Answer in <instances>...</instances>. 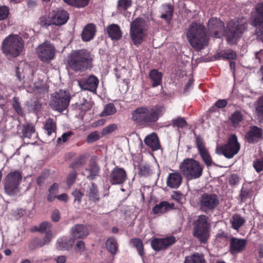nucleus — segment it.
Returning <instances> with one entry per match:
<instances>
[{
	"label": "nucleus",
	"instance_id": "nucleus-1",
	"mask_svg": "<svg viewBox=\"0 0 263 263\" xmlns=\"http://www.w3.org/2000/svg\"><path fill=\"white\" fill-rule=\"evenodd\" d=\"M93 59L91 52L83 48L72 50L67 56V62L71 70L82 72L92 67Z\"/></svg>",
	"mask_w": 263,
	"mask_h": 263
},
{
	"label": "nucleus",
	"instance_id": "nucleus-2",
	"mask_svg": "<svg viewBox=\"0 0 263 263\" xmlns=\"http://www.w3.org/2000/svg\"><path fill=\"white\" fill-rule=\"evenodd\" d=\"M187 40L191 46L196 50H200L208 44L209 37L204 25L192 23L186 33Z\"/></svg>",
	"mask_w": 263,
	"mask_h": 263
},
{
	"label": "nucleus",
	"instance_id": "nucleus-3",
	"mask_svg": "<svg viewBox=\"0 0 263 263\" xmlns=\"http://www.w3.org/2000/svg\"><path fill=\"white\" fill-rule=\"evenodd\" d=\"M132 120L139 126L148 127L156 122L160 116L158 109L149 106H140L136 108L132 112Z\"/></svg>",
	"mask_w": 263,
	"mask_h": 263
},
{
	"label": "nucleus",
	"instance_id": "nucleus-4",
	"mask_svg": "<svg viewBox=\"0 0 263 263\" xmlns=\"http://www.w3.org/2000/svg\"><path fill=\"white\" fill-rule=\"evenodd\" d=\"M3 53L10 58L18 57L24 48V41L20 36L11 34L6 37L2 43Z\"/></svg>",
	"mask_w": 263,
	"mask_h": 263
},
{
	"label": "nucleus",
	"instance_id": "nucleus-5",
	"mask_svg": "<svg viewBox=\"0 0 263 263\" xmlns=\"http://www.w3.org/2000/svg\"><path fill=\"white\" fill-rule=\"evenodd\" d=\"M248 22L243 18L231 20L227 25L226 37L231 44H236L248 28Z\"/></svg>",
	"mask_w": 263,
	"mask_h": 263
},
{
	"label": "nucleus",
	"instance_id": "nucleus-6",
	"mask_svg": "<svg viewBox=\"0 0 263 263\" xmlns=\"http://www.w3.org/2000/svg\"><path fill=\"white\" fill-rule=\"evenodd\" d=\"M180 173L190 180L200 178L203 173L204 166L193 158H186L179 165Z\"/></svg>",
	"mask_w": 263,
	"mask_h": 263
},
{
	"label": "nucleus",
	"instance_id": "nucleus-7",
	"mask_svg": "<svg viewBox=\"0 0 263 263\" xmlns=\"http://www.w3.org/2000/svg\"><path fill=\"white\" fill-rule=\"evenodd\" d=\"M208 220L207 216L200 215L194 223L193 235L201 243H206L210 238L211 226Z\"/></svg>",
	"mask_w": 263,
	"mask_h": 263
},
{
	"label": "nucleus",
	"instance_id": "nucleus-8",
	"mask_svg": "<svg viewBox=\"0 0 263 263\" xmlns=\"http://www.w3.org/2000/svg\"><path fill=\"white\" fill-rule=\"evenodd\" d=\"M219 204L218 196L211 193H204L201 194L197 202L199 209L206 214L213 213Z\"/></svg>",
	"mask_w": 263,
	"mask_h": 263
},
{
	"label": "nucleus",
	"instance_id": "nucleus-9",
	"mask_svg": "<svg viewBox=\"0 0 263 263\" xmlns=\"http://www.w3.org/2000/svg\"><path fill=\"white\" fill-rule=\"evenodd\" d=\"M70 100L69 91L60 90L51 95L49 105L53 110L62 112L67 108Z\"/></svg>",
	"mask_w": 263,
	"mask_h": 263
},
{
	"label": "nucleus",
	"instance_id": "nucleus-10",
	"mask_svg": "<svg viewBox=\"0 0 263 263\" xmlns=\"http://www.w3.org/2000/svg\"><path fill=\"white\" fill-rule=\"evenodd\" d=\"M251 24L256 27L255 33L257 39L263 42V3L255 5L251 13Z\"/></svg>",
	"mask_w": 263,
	"mask_h": 263
},
{
	"label": "nucleus",
	"instance_id": "nucleus-11",
	"mask_svg": "<svg viewBox=\"0 0 263 263\" xmlns=\"http://www.w3.org/2000/svg\"><path fill=\"white\" fill-rule=\"evenodd\" d=\"M144 20L137 17L131 22L129 34L133 44L139 46L144 41L145 34L144 31Z\"/></svg>",
	"mask_w": 263,
	"mask_h": 263
},
{
	"label": "nucleus",
	"instance_id": "nucleus-12",
	"mask_svg": "<svg viewBox=\"0 0 263 263\" xmlns=\"http://www.w3.org/2000/svg\"><path fill=\"white\" fill-rule=\"evenodd\" d=\"M22 176L20 171H16L9 173L5 179V190L9 195H16L18 192V186Z\"/></svg>",
	"mask_w": 263,
	"mask_h": 263
},
{
	"label": "nucleus",
	"instance_id": "nucleus-13",
	"mask_svg": "<svg viewBox=\"0 0 263 263\" xmlns=\"http://www.w3.org/2000/svg\"><path fill=\"white\" fill-rule=\"evenodd\" d=\"M239 149L240 144L237 141V136L235 135H232L229 138L227 143L218 147L217 151L229 159L236 155Z\"/></svg>",
	"mask_w": 263,
	"mask_h": 263
},
{
	"label": "nucleus",
	"instance_id": "nucleus-14",
	"mask_svg": "<svg viewBox=\"0 0 263 263\" xmlns=\"http://www.w3.org/2000/svg\"><path fill=\"white\" fill-rule=\"evenodd\" d=\"M36 52L40 61L48 63L54 58L55 48L49 41H45L37 47Z\"/></svg>",
	"mask_w": 263,
	"mask_h": 263
},
{
	"label": "nucleus",
	"instance_id": "nucleus-15",
	"mask_svg": "<svg viewBox=\"0 0 263 263\" xmlns=\"http://www.w3.org/2000/svg\"><path fill=\"white\" fill-rule=\"evenodd\" d=\"M69 19L68 12L62 8H58L53 11L52 15L49 17L45 22V25L49 26L51 25L61 26L67 23Z\"/></svg>",
	"mask_w": 263,
	"mask_h": 263
},
{
	"label": "nucleus",
	"instance_id": "nucleus-16",
	"mask_svg": "<svg viewBox=\"0 0 263 263\" xmlns=\"http://www.w3.org/2000/svg\"><path fill=\"white\" fill-rule=\"evenodd\" d=\"M127 179V175L125 170L116 166L109 174V180L111 185H121Z\"/></svg>",
	"mask_w": 263,
	"mask_h": 263
},
{
	"label": "nucleus",
	"instance_id": "nucleus-17",
	"mask_svg": "<svg viewBox=\"0 0 263 263\" xmlns=\"http://www.w3.org/2000/svg\"><path fill=\"white\" fill-rule=\"evenodd\" d=\"M176 241L175 237L171 236L162 238H155L152 240L151 245L154 250L159 251L166 249Z\"/></svg>",
	"mask_w": 263,
	"mask_h": 263
},
{
	"label": "nucleus",
	"instance_id": "nucleus-18",
	"mask_svg": "<svg viewBox=\"0 0 263 263\" xmlns=\"http://www.w3.org/2000/svg\"><path fill=\"white\" fill-rule=\"evenodd\" d=\"M99 83L98 78L94 75H90L88 77L84 78L79 81V84L82 89L91 92L96 91Z\"/></svg>",
	"mask_w": 263,
	"mask_h": 263
},
{
	"label": "nucleus",
	"instance_id": "nucleus-19",
	"mask_svg": "<svg viewBox=\"0 0 263 263\" xmlns=\"http://www.w3.org/2000/svg\"><path fill=\"white\" fill-rule=\"evenodd\" d=\"M70 235L74 239H83L89 235L88 227L83 224H76L70 229Z\"/></svg>",
	"mask_w": 263,
	"mask_h": 263
},
{
	"label": "nucleus",
	"instance_id": "nucleus-20",
	"mask_svg": "<svg viewBox=\"0 0 263 263\" xmlns=\"http://www.w3.org/2000/svg\"><path fill=\"white\" fill-rule=\"evenodd\" d=\"M247 246V241L243 239L232 237L230 240V251L232 254L242 252Z\"/></svg>",
	"mask_w": 263,
	"mask_h": 263
},
{
	"label": "nucleus",
	"instance_id": "nucleus-21",
	"mask_svg": "<svg viewBox=\"0 0 263 263\" xmlns=\"http://www.w3.org/2000/svg\"><path fill=\"white\" fill-rule=\"evenodd\" d=\"M262 135L263 130L261 128L255 125L251 126L246 135V139L249 143H256L262 138Z\"/></svg>",
	"mask_w": 263,
	"mask_h": 263
},
{
	"label": "nucleus",
	"instance_id": "nucleus-22",
	"mask_svg": "<svg viewBox=\"0 0 263 263\" xmlns=\"http://www.w3.org/2000/svg\"><path fill=\"white\" fill-rule=\"evenodd\" d=\"M108 37L113 41H118L122 36L120 27L116 24L108 25L104 30Z\"/></svg>",
	"mask_w": 263,
	"mask_h": 263
},
{
	"label": "nucleus",
	"instance_id": "nucleus-23",
	"mask_svg": "<svg viewBox=\"0 0 263 263\" xmlns=\"http://www.w3.org/2000/svg\"><path fill=\"white\" fill-rule=\"evenodd\" d=\"M182 182V177L181 173L178 172L169 173L166 179V185L171 189H178Z\"/></svg>",
	"mask_w": 263,
	"mask_h": 263
},
{
	"label": "nucleus",
	"instance_id": "nucleus-24",
	"mask_svg": "<svg viewBox=\"0 0 263 263\" xmlns=\"http://www.w3.org/2000/svg\"><path fill=\"white\" fill-rule=\"evenodd\" d=\"M144 142L153 151H157L161 147L159 138L155 133H151L146 136L144 139Z\"/></svg>",
	"mask_w": 263,
	"mask_h": 263
},
{
	"label": "nucleus",
	"instance_id": "nucleus-25",
	"mask_svg": "<svg viewBox=\"0 0 263 263\" xmlns=\"http://www.w3.org/2000/svg\"><path fill=\"white\" fill-rule=\"evenodd\" d=\"M74 243L73 238L63 236L59 238L56 242L57 249L61 251H68L71 249Z\"/></svg>",
	"mask_w": 263,
	"mask_h": 263
},
{
	"label": "nucleus",
	"instance_id": "nucleus-26",
	"mask_svg": "<svg viewBox=\"0 0 263 263\" xmlns=\"http://www.w3.org/2000/svg\"><path fill=\"white\" fill-rule=\"evenodd\" d=\"M18 130H21V137L23 139H31L32 137L36 136L35 128L32 123H26L20 125Z\"/></svg>",
	"mask_w": 263,
	"mask_h": 263
},
{
	"label": "nucleus",
	"instance_id": "nucleus-27",
	"mask_svg": "<svg viewBox=\"0 0 263 263\" xmlns=\"http://www.w3.org/2000/svg\"><path fill=\"white\" fill-rule=\"evenodd\" d=\"M224 24L219 18L212 17L208 22V28L210 30L214 31V37H217L219 32L224 29Z\"/></svg>",
	"mask_w": 263,
	"mask_h": 263
},
{
	"label": "nucleus",
	"instance_id": "nucleus-28",
	"mask_svg": "<svg viewBox=\"0 0 263 263\" xmlns=\"http://www.w3.org/2000/svg\"><path fill=\"white\" fill-rule=\"evenodd\" d=\"M96 27L92 23L88 24L83 28L81 33V38L83 41L88 42L92 40L96 34Z\"/></svg>",
	"mask_w": 263,
	"mask_h": 263
},
{
	"label": "nucleus",
	"instance_id": "nucleus-29",
	"mask_svg": "<svg viewBox=\"0 0 263 263\" xmlns=\"http://www.w3.org/2000/svg\"><path fill=\"white\" fill-rule=\"evenodd\" d=\"M149 78L152 81V87H155L160 85L162 82V73L157 69H154L149 72Z\"/></svg>",
	"mask_w": 263,
	"mask_h": 263
},
{
	"label": "nucleus",
	"instance_id": "nucleus-30",
	"mask_svg": "<svg viewBox=\"0 0 263 263\" xmlns=\"http://www.w3.org/2000/svg\"><path fill=\"white\" fill-rule=\"evenodd\" d=\"M173 204L171 205L167 201H163L160 202L159 204H156L153 208V212L155 214L159 213H164L169 209L172 208Z\"/></svg>",
	"mask_w": 263,
	"mask_h": 263
},
{
	"label": "nucleus",
	"instance_id": "nucleus-31",
	"mask_svg": "<svg viewBox=\"0 0 263 263\" xmlns=\"http://www.w3.org/2000/svg\"><path fill=\"white\" fill-rule=\"evenodd\" d=\"M85 170L89 172V175L87 176V178L90 180L95 179L96 177L98 176L100 171L99 166L95 162L90 163L89 167L88 168H86Z\"/></svg>",
	"mask_w": 263,
	"mask_h": 263
},
{
	"label": "nucleus",
	"instance_id": "nucleus-32",
	"mask_svg": "<svg viewBox=\"0 0 263 263\" xmlns=\"http://www.w3.org/2000/svg\"><path fill=\"white\" fill-rule=\"evenodd\" d=\"M205 262L204 255L198 253L186 256L184 261V263H205Z\"/></svg>",
	"mask_w": 263,
	"mask_h": 263
},
{
	"label": "nucleus",
	"instance_id": "nucleus-33",
	"mask_svg": "<svg viewBox=\"0 0 263 263\" xmlns=\"http://www.w3.org/2000/svg\"><path fill=\"white\" fill-rule=\"evenodd\" d=\"M67 5L76 8H83L87 6L90 0H63Z\"/></svg>",
	"mask_w": 263,
	"mask_h": 263
},
{
	"label": "nucleus",
	"instance_id": "nucleus-34",
	"mask_svg": "<svg viewBox=\"0 0 263 263\" xmlns=\"http://www.w3.org/2000/svg\"><path fill=\"white\" fill-rule=\"evenodd\" d=\"M229 120L234 126H238L243 120V115L241 111H235L229 117Z\"/></svg>",
	"mask_w": 263,
	"mask_h": 263
},
{
	"label": "nucleus",
	"instance_id": "nucleus-35",
	"mask_svg": "<svg viewBox=\"0 0 263 263\" xmlns=\"http://www.w3.org/2000/svg\"><path fill=\"white\" fill-rule=\"evenodd\" d=\"M87 195L90 200L97 202L99 200L98 187L95 183H91Z\"/></svg>",
	"mask_w": 263,
	"mask_h": 263
},
{
	"label": "nucleus",
	"instance_id": "nucleus-36",
	"mask_svg": "<svg viewBox=\"0 0 263 263\" xmlns=\"http://www.w3.org/2000/svg\"><path fill=\"white\" fill-rule=\"evenodd\" d=\"M232 228L238 230L246 222V220L241 217L239 214H235L231 220Z\"/></svg>",
	"mask_w": 263,
	"mask_h": 263
},
{
	"label": "nucleus",
	"instance_id": "nucleus-37",
	"mask_svg": "<svg viewBox=\"0 0 263 263\" xmlns=\"http://www.w3.org/2000/svg\"><path fill=\"white\" fill-rule=\"evenodd\" d=\"M133 4L132 0H118L117 2V10L122 13L125 12Z\"/></svg>",
	"mask_w": 263,
	"mask_h": 263
},
{
	"label": "nucleus",
	"instance_id": "nucleus-38",
	"mask_svg": "<svg viewBox=\"0 0 263 263\" xmlns=\"http://www.w3.org/2000/svg\"><path fill=\"white\" fill-rule=\"evenodd\" d=\"M106 246L107 250L112 255L116 254L118 250V243L114 238H108L106 242Z\"/></svg>",
	"mask_w": 263,
	"mask_h": 263
},
{
	"label": "nucleus",
	"instance_id": "nucleus-39",
	"mask_svg": "<svg viewBox=\"0 0 263 263\" xmlns=\"http://www.w3.org/2000/svg\"><path fill=\"white\" fill-rule=\"evenodd\" d=\"M130 242L136 248L139 255L143 257L145 252L142 240L140 238H133L130 240Z\"/></svg>",
	"mask_w": 263,
	"mask_h": 263
},
{
	"label": "nucleus",
	"instance_id": "nucleus-40",
	"mask_svg": "<svg viewBox=\"0 0 263 263\" xmlns=\"http://www.w3.org/2000/svg\"><path fill=\"white\" fill-rule=\"evenodd\" d=\"M255 109L258 119L260 122L263 123V96L257 100Z\"/></svg>",
	"mask_w": 263,
	"mask_h": 263
},
{
	"label": "nucleus",
	"instance_id": "nucleus-41",
	"mask_svg": "<svg viewBox=\"0 0 263 263\" xmlns=\"http://www.w3.org/2000/svg\"><path fill=\"white\" fill-rule=\"evenodd\" d=\"M44 126L48 136L51 135L53 133H55L57 125L53 119L48 118L46 121Z\"/></svg>",
	"mask_w": 263,
	"mask_h": 263
},
{
	"label": "nucleus",
	"instance_id": "nucleus-42",
	"mask_svg": "<svg viewBox=\"0 0 263 263\" xmlns=\"http://www.w3.org/2000/svg\"><path fill=\"white\" fill-rule=\"evenodd\" d=\"M86 163V158L84 155H80L76 157L70 165V167L74 169L79 168Z\"/></svg>",
	"mask_w": 263,
	"mask_h": 263
},
{
	"label": "nucleus",
	"instance_id": "nucleus-43",
	"mask_svg": "<svg viewBox=\"0 0 263 263\" xmlns=\"http://www.w3.org/2000/svg\"><path fill=\"white\" fill-rule=\"evenodd\" d=\"M171 125L174 127L178 128H183L187 126L188 124L185 119L182 117H178L172 120Z\"/></svg>",
	"mask_w": 263,
	"mask_h": 263
},
{
	"label": "nucleus",
	"instance_id": "nucleus-44",
	"mask_svg": "<svg viewBox=\"0 0 263 263\" xmlns=\"http://www.w3.org/2000/svg\"><path fill=\"white\" fill-rule=\"evenodd\" d=\"M199 154L203 162L207 166L209 167L212 165L213 163L212 159L207 149L199 152Z\"/></svg>",
	"mask_w": 263,
	"mask_h": 263
},
{
	"label": "nucleus",
	"instance_id": "nucleus-45",
	"mask_svg": "<svg viewBox=\"0 0 263 263\" xmlns=\"http://www.w3.org/2000/svg\"><path fill=\"white\" fill-rule=\"evenodd\" d=\"M12 105L13 108L18 116L23 117L24 115V111L21 107L18 97H14L13 98Z\"/></svg>",
	"mask_w": 263,
	"mask_h": 263
},
{
	"label": "nucleus",
	"instance_id": "nucleus-46",
	"mask_svg": "<svg viewBox=\"0 0 263 263\" xmlns=\"http://www.w3.org/2000/svg\"><path fill=\"white\" fill-rule=\"evenodd\" d=\"M45 245L43 240L39 238H33L31 239L28 243V248L30 250H33L37 248L42 247Z\"/></svg>",
	"mask_w": 263,
	"mask_h": 263
},
{
	"label": "nucleus",
	"instance_id": "nucleus-47",
	"mask_svg": "<svg viewBox=\"0 0 263 263\" xmlns=\"http://www.w3.org/2000/svg\"><path fill=\"white\" fill-rule=\"evenodd\" d=\"M138 169L139 170L138 174L141 177H147L152 173L148 164L139 165L138 166Z\"/></svg>",
	"mask_w": 263,
	"mask_h": 263
},
{
	"label": "nucleus",
	"instance_id": "nucleus-48",
	"mask_svg": "<svg viewBox=\"0 0 263 263\" xmlns=\"http://www.w3.org/2000/svg\"><path fill=\"white\" fill-rule=\"evenodd\" d=\"M117 111L116 108L112 103L107 104L102 112V116H107L115 114Z\"/></svg>",
	"mask_w": 263,
	"mask_h": 263
},
{
	"label": "nucleus",
	"instance_id": "nucleus-49",
	"mask_svg": "<svg viewBox=\"0 0 263 263\" xmlns=\"http://www.w3.org/2000/svg\"><path fill=\"white\" fill-rule=\"evenodd\" d=\"M196 139V145L198 150V152L206 149L205 143L203 139L200 136L194 134Z\"/></svg>",
	"mask_w": 263,
	"mask_h": 263
},
{
	"label": "nucleus",
	"instance_id": "nucleus-50",
	"mask_svg": "<svg viewBox=\"0 0 263 263\" xmlns=\"http://www.w3.org/2000/svg\"><path fill=\"white\" fill-rule=\"evenodd\" d=\"M100 137L99 132L94 131L87 136L86 141L88 143H92L99 140Z\"/></svg>",
	"mask_w": 263,
	"mask_h": 263
},
{
	"label": "nucleus",
	"instance_id": "nucleus-51",
	"mask_svg": "<svg viewBox=\"0 0 263 263\" xmlns=\"http://www.w3.org/2000/svg\"><path fill=\"white\" fill-rule=\"evenodd\" d=\"M253 166L258 173L263 171V157L256 159L253 161Z\"/></svg>",
	"mask_w": 263,
	"mask_h": 263
},
{
	"label": "nucleus",
	"instance_id": "nucleus-52",
	"mask_svg": "<svg viewBox=\"0 0 263 263\" xmlns=\"http://www.w3.org/2000/svg\"><path fill=\"white\" fill-rule=\"evenodd\" d=\"M73 135V133L71 131L68 132L64 133L61 137H59L57 139V143L60 144L63 143L67 142L69 139Z\"/></svg>",
	"mask_w": 263,
	"mask_h": 263
},
{
	"label": "nucleus",
	"instance_id": "nucleus-53",
	"mask_svg": "<svg viewBox=\"0 0 263 263\" xmlns=\"http://www.w3.org/2000/svg\"><path fill=\"white\" fill-rule=\"evenodd\" d=\"M118 128V126L116 124H111L104 127L101 132L102 135H106L114 132Z\"/></svg>",
	"mask_w": 263,
	"mask_h": 263
},
{
	"label": "nucleus",
	"instance_id": "nucleus-54",
	"mask_svg": "<svg viewBox=\"0 0 263 263\" xmlns=\"http://www.w3.org/2000/svg\"><path fill=\"white\" fill-rule=\"evenodd\" d=\"M9 9L6 6H0V21L6 20L9 16Z\"/></svg>",
	"mask_w": 263,
	"mask_h": 263
},
{
	"label": "nucleus",
	"instance_id": "nucleus-55",
	"mask_svg": "<svg viewBox=\"0 0 263 263\" xmlns=\"http://www.w3.org/2000/svg\"><path fill=\"white\" fill-rule=\"evenodd\" d=\"M77 175L76 170H73L69 174L67 178V184L68 186H71L75 182Z\"/></svg>",
	"mask_w": 263,
	"mask_h": 263
},
{
	"label": "nucleus",
	"instance_id": "nucleus-56",
	"mask_svg": "<svg viewBox=\"0 0 263 263\" xmlns=\"http://www.w3.org/2000/svg\"><path fill=\"white\" fill-rule=\"evenodd\" d=\"M224 59L228 60H235L237 58V54L235 51L232 50L224 51L222 54Z\"/></svg>",
	"mask_w": 263,
	"mask_h": 263
},
{
	"label": "nucleus",
	"instance_id": "nucleus-57",
	"mask_svg": "<svg viewBox=\"0 0 263 263\" xmlns=\"http://www.w3.org/2000/svg\"><path fill=\"white\" fill-rule=\"evenodd\" d=\"M34 89L39 91V92H41L44 91L46 89V86L43 81L39 80L34 82Z\"/></svg>",
	"mask_w": 263,
	"mask_h": 263
},
{
	"label": "nucleus",
	"instance_id": "nucleus-58",
	"mask_svg": "<svg viewBox=\"0 0 263 263\" xmlns=\"http://www.w3.org/2000/svg\"><path fill=\"white\" fill-rule=\"evenodd\" d=\"M52 227V224L48 221H44L40 223L39 228H36L37 231L40 233H44L47 229H50Z\"/></svg>",
	"mask_w": 263,
	"mask_h": 263
},
{
	"label": "nucleus",
	"instance_id": "nucleus-59",
	"mask_svg": "<svg viewBox=\"0 0 263 263\" xmlns=\"http://www.w3.org/2000/svg\"><path fill=\"white\" fill-rule=\"evenodd\" d=\"M72 195L74 197V201H78L79 203L81 202L82 198L84 196V194L79 189H76L72 193Z\"/></svg>",
	"mask_w": 263,
	"mask_h": 263
},
{
	"label": "nucleus",
	"instance_id": "nucleus-60",
	"mask_svg": "<svg viewBox=\"0 0 263 263\" xmlns=\"http://www.w3.org/2000/svg\"><path fill=\"white\" fill-rule=\"evenodd\" d=\"M75 250L80 253H83L85 250L84 241L83 240L78 241L75 246Z\"/></svg>",
	"mask_w": 263,
	"mask_h": 263
},
{
	"label": "nucleus",
	"instance_id": "nucleus-61",
	"mask_svg": "<svg viewBox=\"0 0 263 263\" xmlns=\"http://www.w3.org/2000/svg\"><path fill=\"white\" fill-rule=\"evenodd\" d=\"M51 218L53 222H58L61 218V214L59 210L58 209L54 210L51 213Z\"/></svg>",
	"mask_w": 263,
	"mask_h": 263
},
{
	"label": "nucleus",
	"instance_id": "nucleus-62",
	"mask_svg": "<svg viewBox=\"0 0 263 263\" xmlns=\"http://www.w3.org/2000/svg\"><path fill=\"white\" fill-rule=\"evenodd\" d=\"M228 104V102L226 99H220L217 101L215 103V106L218 108H223Z\"/></svg>",
	"mask_w": 263,
	"mask_h": 263
},
{
	"label": "nucleus",
	"instance_id": "nucleus-63",
	"mask_svg": "<svg viewBox=\"0 0 263 263\" xmlns=\"http://www.w3.org/2000/svg\"><path fill=\"white\" fill-rule=\"evenodd\" d=\"M48 175L45 173H43L40 175L36 179V183L39 186H42L47 178Z\"/></svg>",
	"mask_w": 263,
	"mask_h": 263
},
{
	"label": "nucleus",
	"instance_id": "nucleus-64",
	"mask_svg": "<svg viewBox=\"0 0 263 263\" xmlns=\"http://www.w3.org/2000/svg\"><path fill=\"white\" fill-rule=\"evenodd\" d=\"M163 9L164 13L167 14H170L171 16H173L174 13V8L172 5H166L163 6Z\"/></svg>",
	"mask_w": 263,
	"mask_h": 263
}]
</instances>
